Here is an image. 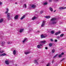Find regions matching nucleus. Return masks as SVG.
Returning <instances> with one entry per match:
<instances>
[{"instance_id": "obj_1", "label": "nucleus", "mask_w": 66, "mask_h": 66, "mask_svg": "<svg viewBox=\"0 0 66 66\" xmlns=\"http://www.w3.org/2000/svg\"><path fill=\"white\" fill-rule=\"evenodd\" d=\"M56 19L55 18H54L51 19L50 22L51 24H56V22L54 21Z\"/></svg>"}, {"instance_id": "obj_13", "label": "nucleus", "mask_w": 66, "mask_h": 66, "mask_svg": "<svg viewBox=\"0 0 66 66\" xmlns=\"http://www.w3.org/2000/svg\"><path fill=\"white\" fill-rule=\"evenodd\" d=\"M13 53L14 55H15V54H16V50H14L13 51Z\"/></svg>"}, {"instance_id": "obj_32", "label": "nucleus", "mask_w": 66, "mask_h": 66, "mask_svg": "<svg viewBox=\"0 0 66 66\" xmlns=\"http://www.w3.org/2000/svg\"><path fill=\"white\" fill-rule=\"evenodd\" d=\"M34 62H35V63H37V60H35L34 61Z\"/></svg>"}, {"instance_id": "obj_51", "label": "nucleus", "mask_w": 66, "mask_h": 66, "mask_svg": "<svg viewBox=\"0 0 66 66\" xmlns=\"http://www.w3.org/2000/svg\"><path fill=\"white\" fill-rule=\"evenodd\" d=\"M65 31H66V29L65 30Z\"/></svg>"}, {"instance_id": "obj_52", "label": "nucleus", "mask_w": 66, "mask_h": 66, "mask_svg": "<svg viewBox=\"0 0 66 66\" xmlns=\"http://www.w3.org/2000/svg\"><path fill=\"white\" fill-rule=\"evenodd\" d=\"M39 32L38 31V33H39Z\"/></svg>"}, {"instance_id": "obj_28", "label": "nucleus", "mask_w": 66, "mask_h": 66, "mask_svg": "<svg viewBox=\"0 0 66 66\" xmlns=\"http://www.w3.org/2000/svg\"><path fill=\"white\" fill-rule=\"evenodd\" d=\"M64 36V34H62L61 35H60V37H63Z\"/></svg>"}, {"instance_id": "obj_34", "label": "nucleus", "mask_w": 66, "mask_h": 66, "mask_svg": "<svg viewBox=\"0 0 66 66\" xmlns=\"http://www.w3.org/2000/svg\"><path fill=\"white\" fill-rule=\"evenodd\" d=\"M50 63H49L47 64V66H50Z\"/></svg>"}, {"instance_id": "obj_33", "label": "nucleus", "mask_w": 66, "mask_h": 66, "mask_svg": "<svg viewBox=\"0 0 66 66\" xmlns=\"http://www.w3.org/2000/svg\"><path fill=\"white\" fill-rule=\"evenodd\" d=\"M3 52H4V51H0V53H3Z\"/></svg>"}, {"instance_id": "obj_9", "label": "nucleus", "mask_w": 66, "mask_h": 66, "mask_svg": "<svg viewBox=\"0 0 66 66\" xmlns=\"http://www.w3.org/2000/svg\"><path fill=\"white\" fill-rule=\"evenodd\" d=\"M18 15H16L14 17L15 19H18Z\"/></svg>"}, {"instance_id": "obj_21", "label": "nucleus", "mask_w": 66, "mask_h": 66, "mask_svg": "<svg viewBox=\"0 0 66 66\" xmlns=\"http://www.w3.org/2000/svg\"><path fill=\"white\" fill-rule=\"evenodd\" d=\"M9 9L7 8V11L6 12H5V14H6V13H8V12H9Z\"/></svg>"}, {"instance_id": "obj_37", "label": "nucleus", "mask_w": 66, "mask_h": 66, "mask_svg": "<svg viewBox=\"0 0 66 66\" xmlns=\"http://www.w3.org/2000/svg\"><path fill=\"white\" fill-rule=\"evenodd\" d=\"M57 55H55V56H54V57H53V58H55V57H56V56H57Z\"/></svg>"}, {"instance_id": "obj_12", "label": "nucleus", "mask_w": 66, "mask_h": 66, "mask_svg": "<svg viewBox=\"0 0 66 66\" xmlns=\"http://www.w3.org/2000/svg\"><path fill=\"white\" fill-rule=\"evenodd\" d=\"M27 40V38H24V40H23V43H25V42H26V40Z\"/></svg>"}, {"instance_id": "obj_31", "label": "nucleus", "mask_w": 66, "mask_h": 66, "mask_svg": "<svg viewBox=\"0 0 66 66\" xmlns=\"http://www.w3.org/2000/svg\"><path fill=\"white\" fill-rule=\"evenodd\" d=\"M59 57H62V55L61 54H60L59 55Z\"/></svg>"}, {"instance_id": "obj_24", "label": "nucleus", "mask_w": 66, "mask_h": 66, "mask_svg": "<svg viewBox=\"0 0 66 66\" xmlns=\"http://www.w3.org/2000/svg\"><path fill=\"white\" fill-rule=\"evenodd\" d=\"M51 34H54V31L53 30H52L51 31Z\"/></svg>"}, {"instance_id": "obj_45", "label": "nucleus", "mask_w": 66, "mask_h": 66, "mask_svg": "<svg viewBox=\"0 0 66 66\" xmlns=\"http://www.w3.org/2000/svg\"><path fill=\"white\" fill-rule=\"evenodd\" d=\"M43 13V11H42L40 12L41 14H42V13Z\"/></svg>"}, {"instance_id": "obj_43", "label": "nucleus", "mask_w": 66, "mask_h": 66, "mask_svg": "<svg viewBox=\"0 0 66 66\" xmlns=\"http://www.w3.org/2000/svg\"><path fill=\"white\" fill-rule=\"evenodd\" d=\"M54 1H59V0H54Z\"/></svg>"}, {"instance_id": "obj_7", "label": "nucleus", "mask_w": 66, "mask_h": 66, "mask_svg": "<svg viewBox=\"0 0 66 66\" xmlns=\"http://www.w3.org/2000/svg\"><path fill=\"white\" fill-rule=\"evenodd\" d=\"M36 7V6L34 5H33L31 6V7L33 9H35Z\"/></svg>"}, {"instance_id": "obj_19", "label": "nucleus", "mask_w": 66, "mask_h": 66, "mask_svg": "<svg viewBox=\"0 0 66 66\" xmlns=\"http://www.w3.org/2000/svg\"><path fill=\"white\" fill-rule=\"evenodd\" d=\"M49 9L51 11V12L53 11V9H52V8L51 7H50Z\"/></svg>"}, {"instance_id": "obj_4", "label": "nucleus", "mask_w": 66, "mask_h": 66, "mask_svg": "<svg viewBox=\"0 0 66 66\" xmlns=\"http://www.w3.org/2000/svg\"><path fill=\"white\" fill-rule=\"evenodd\" d=\"M40 43L41 44H44V43H46V41L45 40L41 41L40 42Z\"/></svg>"}, {"instance_id": "obj_48", "label": "nucleus", "mask_w": 66, "mask_h": 66, "mask_svg": "<svg viewBox=\"0 0 66 66\" xmlns=\"http://www.w3.org/2000/svg\"><path fill=\"white\" fill-rule=\"evenodd\" d=\"M56 12V10H55L54 11V12Z\"/></svg>"}, {"instance_id": "obj_10", "label": "nucleus", "mask_w": 66, "mask_h": 66, "mask_svg": "<svg viewBox=\"0 0 66 66\" xmlns=\"http://www.w3.org/2000/svg\"><path fill=\"white\" fill-rule=\"evenodd\" d=\"M30 52H31L30 51H29V52H25V54H29V53H30Z\"/></svg>"}, {"instance_id": "obj_39", "label": "nucleus", "mask_w": 66, "mask_h": 66, "mask_svg": "<svg viewBox=\"0 0 66 66\" xmlns=\"http://www.w3.org/2000/svg\"><path fill=\"white\" fill-rule=\"evenodd\" d=\"M57 38H60V37L59 36H57L56 37Z\"/></svg>"}, {"instance_id": "obj_36", "label": "nucleus", "mask_w": 66, "mask_h": 66, "mask_svg": "<svg viewBox=\"0 0 66 66\" xmlns=\"http://www.w3.org/2000/svg\"><path fill=\"white\" fill-rule=\"evenodd\" d=\"M2 2H0V5H2Z\"/></svg>"}, {"instance_id": "obj_26", "label": "nucleus", "mask_w": 66, "mask_h": 66, "mask_svg": "<svg viewBox=\"0 0 66 66\" xmlns=\"http://www.w3.org/2000/svg\"><path fill=\"white\" fill-rule=\"evenodd\" d=\"M54 52H55V50L54 49H53L52 50V53H54Z\"/></svg>"}, {"instance_id": "obj_18", "label": "nucleus", "mask_w": 66, "mask_h": 66, "mask_svg": "<svg viewBox=\"0 0 66 66\" xmlns=\"http://www.w3.org/2000/svg\"><path fill=\"white\" fill-rule=\"evenodd\" d=\"M1 43L2 44V46H3V45L5 44V43L4 42H3L2 41H1Z\"/></svg>"}, {"instance_id": "obj_35", "label": "nucleus", "mask_w": 66, "mask_h": 66, "mask_svg": "<svg viewBox=\"0 0 66 66\" xmlns=\"http://www.w3.org/2000/svg\"><path fill=\"white\" fill-rule=\"evenodd\" d=\"M65 60V59L64 58H63L60 61V62H62V61H63V60Z\"/></svg>"}, {"instance_id": "obj_5", "label": "nucleus", "mask_w": 66, "mask_h": 66, "mask_svg": "<svg viewBox=\"0 0 66 66\" xmlns=\"http://www.w3.org/2000/svg\"><path fill=\"white\" fill-rule=\"evenodd\" d=\"M59 9L60 10H64V9H66V7H60V8H59Z\"/></svg>"}, {"instance_id": "obj_16", "label": "nucleus", "mask_w": 66, "mask_h": 66, "mask_svg": "<svg viewBox=\"0 0 66 66\" xmlns=\"http://www.w3.org/2000/svg\"><path fill=\"white\" fill-rule=\"evenodd\" d=\"M5 63L7 65H9V61H8L7 60L6 61H5Z\"/></svg>"}, {"instance_id": "obj_50", "label": "nucleus", "mask_w": 66, "mask_h": 66, "mask_svg": "<svg viewBox=\"0 0 66 66\" xmlns=\"http://www.w3.org/2000/svg\"><path fill=\"white\" fill-rule=\"evenodd\" d=\"M52 63H53V61H52Z\"/></svg>"}, {"instance_id": "obj_6", "label": "nucleus", "mask_w": 66, "mask_h": 66, "mask_svg": "<svg viewBox=\"0 0 66 66\" xmlns=\"http://www.w3.org/2000/svg\"><path fill=\"white\" fill-rule=\"evenodd\" d=\"M60 33H61V31H59L58 32H56L55 34L56 35H59V34H60Z\"/></svg>"}, {"instance_id": "obj_49", "label": "nucleus", "mask_w": 66, "mask_h": 66, "mask_svg": "<svg viewBox=\"0 0 66 66\" xmlns=\"http://www.w3.org/2000/svg\"><path fill=\"white\" fill-rule=\"evenodd\" d=\"M17 4V3H15V4Z\"/></svg>"}, {"instance_id": "obj_47", "label": "nucleus", "mask_w": 66, "mask_h": 66, "mask_svg": "<svg viewBox=\"0 0 66 66\" xmlns=\"http://www.w3.org/2000/svg\"><path fill=\"white\" fill-rule=\"evenodd\" d=\"M43 46V45H42V44H40V46Z\"/></svg>"}, {"instance_id": "obj_23", "label": "nucleus", "mask_w": 66, "mask_h": 66, "mask_svg": "<svg viewBox=\"0 0 66 66\" xmlns=\"http://www.w3.org/2000/svg\"><path fill=\"white\" fill-rule=\"evenodd\" d=\"M12 43V42H7V44H11Z\"/></svg>"}, {"instance_id": "obj_40", "label": "nucleus", "mask_w": 66, "mask_h": 66, "mask_svg": "<svg viewBox=\"0 0 66 66\" xmlns=\"http://www.w3.org/2000/svg\"><path fill=\"white\" fill-rule=\"evenodd\" d=\"M49 1L50 2H52V0H49Z\"/></svg>"}, {"instance_id": "obj_14", "label": "nucleus", "mask_w": 66, "mask_h": 66, "mask_svg": "<svg viewBox=\"0 0 66 66\" xmlns=\"http://www.w3.org/2000/svg\"><path fill=\"white\" fill-rule=\"evenodd\" d=\"M45 18H46L47 19H49L50 18V16L48 15V16H46L45 17Z\"/></svg>"}, {"instance_id": "obj_29", "label": "nucleus", "mask_w": 66, "mask_h": 66, "mask_svg": "<svg viewBox=\"0 0 66 66\" xmlns=\"http://www.w3.org/2000/svg\"><path fill=\"white\" fill-rule=\"evenodd\" d=\"M48 4L47 2H45L44 3V5H47Z\"/></svg>"}, {"instance_id": "obj_11", "label": "nucleus", "mask_w": 66, "mask_h": 66, "mask_svg": "<svg viewBox=\"0 0 66 66\" xmlns=\"http://www.w3.org/2000/svg\"><path fill=\"white\" fill-rule=\"evenodd\" d=\"M41 38H45V37H46V36L44 35H41Z\"/></svg>"}, {"instance_id": "obj_2", "label": "nucleus", "mask_w": 66, "mask_h": 66, "mask_svg": "<svg viewBox=\"0 0 66 66\" xmlns=\"http://www.w3.org/2000/svg\"><path fill=\"white\" fill-rule=\"evenodd\" d=\"M10 13H8L7 14V18L8 20H9L10 19Z\"/></svg>"}, {"instance_id": "obj_30", "label": "nucleus", "mask_w": 66, "mask_h": 66, "mask_svg": "<svg viewBox=\"0 0 66 66\" xmlns=\"http://www.w3.org/2000/svg\"><path fill=\"white\" fill-rule=\"evenodd\" d=\"M37 47L38 48H40V45H38L37 46Z\"/></svg>"}, {"instance_id": "obj_22", "label": "nucleus", "mask_w": 66, "mask_h": 66, "mask_svg": "<svg viewBox=\"0 0 66 66\" xmlns=\"http://www.w3.org/2000/svg\"><path fill=\"white\" fill-rule=\"evenodd\" d=\"M3 19H1L0 20V23L1 22H3Z\"/></svg>"}, {"instance_id": "obj_3", "label": "nucleus", "mask_w": 66, "mask_h": 66, "mask_svg": "<svg viewBox=\"0 0 66 66\" xmlns=\"http://www.w3.org/2000/svg\"><path fill=\"white\" fill-rule=\"evenodd\" d=\"M45 21H43L42 24L41 25V27H44L45 26Z\"/></svg>"}, {"instance_id": "obj_42", "label": "nucleus", "mask_w": 66, "mask_h": 66, "mask_svg": "<svg viewBox=\"0 0 66 66\" xmlns=\"http://www.w3.org/2000/svg\"><path fill=\"white\" fill-rule=\"evenodd\" d=\"M64 53L62 52L61 53V55H63V54H64Z\"/></svg>"}, {"instance_id": "obj_25", "label": "nucleus", "mask_w": 66, "mask_h": 66, "mask_svg": "<svg viewBox=\"0 0 66 66\" xmlns=\"http://www.w3.org/2000/svg\"><path fill=\"white\" fill-rule=\"evenodd\" d=\"M36 18H37L35 16H34L33 18H32V20H34V19H36Z\"/></svg>"}, {"instance_id": "obj_46", "label": "nucleus", "mask_w": 66, "mask_h": 66, "mask_svg": "<svg viewBox=\"0 0 66 66\" xmlns=\"http://www.w3.org/2000/svg\"><path fill=\"white\" fill-rule=\"evenodd\" d=\"M51 41L52 42H53V39H51Z\"/></svg>"}, {"instance_id": "obj_20", "label": "nucleus", "mask_w": 66, "mask_h": 66, "mask_svg": "<svg viewBox=\"0 0 66 66\" xmlns=\"http://www.w3.org/2000/svg\"><path fill=\"white\" fill-rule=\"evenodd\" d=\"M49 45L50 47H52V44L51 43H50Z\"/></svg>"}, {"instance_id": "obj_27", "label": "nucleus", "mask_w": 66, "mask_h": 66, "mask_svg": "<svg viewBox=\"0 0 66 66\" xmlns=\"http://www.w3.org/2000/svg\"><path fill=\"white\" fill-rule=\"evenodd\" d=\"M23 7H25V8H26L27 7V6L26 5V4H24V6H23Z\"/></svg>"}, {"instance_id": "obj_15", "label": "nucleus", "mask_w": 66, "mask_h": 66, "mask_svg": "<svg viewBox=\"0 0 66 66\" xmlns=\"http://www.w3.org/2000/svg\"><path fill=\"white\" fill-rule=\"evenodd\" d=\"M25 18V15H23L22 17H21V20H22L24 18Z\"/></svg>"}, {"instance_id": "obj_17", "label": "nucleus", "mask_w": 66, "mask_h": 66, "mask_svg": "<svg viewBox=\"0 0 66 66\" xmlns=\"http://www.w3.org/2000/svg\"><path fill=\"white\" fill-rule=\"evenodd\" d=\"M23 29H21L20 30L19 32L20 33H22L23 32Z\"/></svg>"}, {"instance_id": "obj_41", "label": "nucleus", "mask_w": 66, "mask_h": 66, "mask_svg": "<svg viewBox=\"0 0 66 66\" xmlns=\"http://www.w3.org/2000/svg\"><path fill=\"white\" fill-rule=\"evenodd\" d=\"M31 31H32V29H31L29 30V31L31 32Z\"/></svg>"}, {"instance_id": "obj_44", "label": "nucleus", "mask_w": 66, "mask_h": 66, "mask_svg": "<svg viewBox=\"0 0 66 66\" xmlns=\"http://www.w3.org/2000/svg\"><path fill=\"white\" fill-rule=\"evenodd\" d=\"M45 48V49H47L48 47H46Z\"/></svg>"}, {"instance_id": "obj_38", "label": "nucleus", "mask_w": 66, "mask_h": 66, "mask_svg": "<svg viewBox=\"0 0 66 66\" xmlns=\"http://www.w3.org/2000/svg\"><path fill=\"white\" fill-rule=\"evenodd\" d=\"M57 39H55V42H57Z\"/></svg>"}, {"instance_id": "obj_8", "label": "nucleus", "mask_w": 66, "mask_h": 66, "mask_svg": "<svg viewBox=\"0 0 66 66\" xmlns=\"http://www.w3.org/2000/svg\"><path fill=\"white\" fill-rule=\"evenodd\" d=\"M6 55V54L5 53H4L3 54H1L0 55V56H4V55Z\"/></svg>"}]
</instances>
